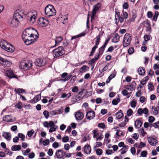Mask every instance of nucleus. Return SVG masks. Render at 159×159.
Returning <instances> with one entry per match:
<instances>
[{"instance_id":"nucleus-61","label":"nucleus","mask_w":159,"mask_h":159,"mask_svg":"<svg viewBox=\"0 0 159 159\" xmlns=\"http://www.w3.org/2000/svg\"><path fill=\"white\" fill-rule=\"evenodd\" d=\"M155 120V118L152 116H150L149 117L148 121L150 123L153 122Z\"/></svg>"},{"instance_id":"nucleus-4","label":"nucleus","mask_w":159,"mask_h":159,"mask_svg":"<svg viewBox=\"0 0 159 159\" xmlns=\"http://www.w3.org/2000/svg\"><path fill=\"white\" fill-rule=\"evenodd\" d=\"M45 15L49 17L55 15L56 11L54 7L51 5L46 6L44 10Z\"/></svg>"},{"instance_id":"nucleus-40","label":"nucleus","mask_w":159,"mask_h":159,"mask_svg":"<svg viewBox=\"0 0 159 159\" xmlns=\"http://www.w3.org/2000/svg\"><path fill=\"white\" fill-rule=\"evenodd\" d=\"M85 35V33H82L80 34H79L77 35L73 36L71 38V40H72L74 39H76L79 37L84 36Z\"/></svg>"},{"instance_id":"nucleus-64","label":"nucleus","mask_w":159,"mask_h":159,"mask_svg":"<svg viewBox=\"0 0 159 159\" xmlns=\"http://www.w3.org/2000/svg\"><path fill=\"white\" fill-rule=\"evenodd\" d=\"M152 126L154 127L157 128L159 127V121L157 122H156L153 123L152 125Z\"/></svg>"},{"instance_id":"nucleus-8","label":"nucleus","mask_w":159,"mask_h":159,"mask_svg":"<svg viewBox=\"0 0 159 159\" xmlns=\"http://www.w3.org/2000/svg\"><path fill=\"white\" fill-rule=\"evenodd\" d=\"M49 23L48 20L47 19L41 17L39 19L38 24L41 27H45L47 26Z\"/></svg>"},{"instance_id":"nucleus-19","label":"nucleus","mask_w":159,"mask_h":159,"mask_svg":"<svg viewBox=\"0 0 159 159\" xmlns=\"http://www.w3.org/2000/svg\"><path fill=\"white\" fill-rule=\"evenodd\" d=\"M141 24L147 28V30L150 31L151 29V24L150 21L148 20H146L145 21H143Z\"/></svg>"},{"instance_id":"nucleus-14","label":"nucleus","mask_w":159,"mask_h":159,"mask_svg":"<svg viewBox=\"0 0 159 159\" xmlns=\"http://www.w3.org/2000/svg\"><path fill=\"white\" fill-rule=\"evenodd\" d=\"M101 7V4L99 3H98L93 7V9L92 11V14L91 16V20L93 19H94L95 16L96 14L100 8Z\"/></svg>"},{"instance_id":"nucleus-34","label":"nucleus","mask_w":159,"mask_h":159,"mask_svg":"<svg viewBox=\"0 0 159 159\" xmlns=\"http://www.w3.org/2000/svg\"><path fill=\"white\" fill-rule=\"evenodd\" d=\"M3 120L6 122H11L12 119L10 115H7L3 118Z\"/></svg>"},{"instance_id":"nucleus-29","label":"nucleus","mask_w":159,"mask_h":159,"mask_svg":"<svg viewBox=\"0 0 159 159\" xmlns=\"http://www.w3.org/2000/svg\"><path fill=\"white\" fill-rule=\"evenodd\" d=\"M63 39V38L61 36H58L56 37L55 40V46L58 45L59 43L61 42Z\"/></svg>"},{"instance_id":"nucleus-17","label":"nucleus","mask_w":159,"mask_h":159,"mask_svg":"<svg viewBox=\"0 0 159 159\" xmlns=\"http://www.w3.org/2000/svg\"><path fill=\"white\" fill-rule=\"evenodd\" d=\"M148 140L149 143L152 146H156L158 143V141L154 138L152 137H149L148 138Z\"/></svg>"},{"instance_id":"nucleus-6","label":"nucleus","mask_w":159,"mask_h":159,"mask_svg":"<svg viewBox=\"0 0 159 159\" xmlns=\"http://www.w3.org/2000/svg\"><path fill=\"white\" fill-rule=\"evenodd\" d=\"M32 64L31 62L30 61L25 60L23 61L20 62L19 65V67L25 70H27L32 66Z\"/></svg>"},{"instance_id":"nucleus-47","label":"nucleus","mask_w":159,"mask_h":159,"mask_svg":"<svg viewBox=\"0 0 159 159\" xmlns=\"http://www.w3.org/2000/svg\"><path fill=\"white\" fill-rule=\"evenodd\" d=\"M97 48V46L95 45L92 48L91 53L89 55V56H92L93 55V53L95 52L96 48Z\"/></svg>"},{"instance_id":"nucleus-49","label":"nucleus","mask_w":159,"mask_h":159,"mask_svg":"<svg viewBox=\"0 0 159 159\" xmlns=\"http://www.w3.org/2000/svg\"><path fill=\"white\" fill-rule=\"evenodd\" d=\"M129 7L128 3L127 2H124L123 5V7L124 9H127Z\"/></svg>"},{"instance_id":"nucleus-42","label":"nucleus","mask_w":159,"mask_h":159,"mask_svg":"<svg viewBox=\"0 0 159 159\" xmlns=\"http://www.w3.org/2000/svg\"><path fill=\"white\" fill-rule=\"evenodd\" d=\"M139 132L141 134L142 136H144L145 134H146V133L144 131V129L143 128L140 129L138 130Z\"/></svg>"},{"instance_id":"nucleus-41","label":"nucleus","mask_w":159,"mask_h":159,"mask_svg":"<svg viewBox=\"0 0 159 159\" xmlns=\"http://www.w3.org/2000/svg\"><path fill=\"white\" fill-rule=\"evenodd\" d=\"M98 57L99 56H97V57L95 56L92 59L89 61V64H91L93 63H94L95 61L98 60Z\"/></svg>"},{"instance_id":"nucleus-51","label":"nucleus","mask_w":159,"mask_h":159,"mask_svg":"<svg viewBox=\"0 0 159 159\" xmlns=\"http://www.w3.org/2000/svg\"><path fill=\"white\" fill-rule=\"evenodd\" d=\"M128 53L129 54H132L134 52V49L133 47H130L128 50Z\"/></svg>"},{"instance_id":"nucleus-46","label":"nucleus","mask_w":159,"mask_h":159,"mask_svg":"<svg viewBox=\"0 0 159 159\" xmlns=\"http://www.w3.org/2000/svg\"><path fill=\"white\" fill-rule=\"evenodd\" d=\"M127 148L125 146H123V148H122L120 150L121 153L122 154H124L127 151Z\"/></svg>"},{"instance_id":"nucleus-18","label":"nucleus","mask_w":159,"mask_h":159,"mask_svg":"<svg viewBox=\"0 0 159 159\" xmlns=\"http://www.w3.org/2000/svg\"><path fill=\"white\" fill-rule=\"evenodd\" d=\"M66 154V152L61 150H58L56 153L57 157L58 158L61 159Z\"/></svg>"},{"instance_id":"nucleus-7","label":"nucleus","mask_w":159,"mask_h":159,"mask_svg":"<svg viewBox=\"0 0 159 159\" xmlns=\"http://www.w3.org/2000/svg\"><path fill=\"white\" fill-rule=\"evenodd\" d=\"M131 40V37L129 34L126 33L124 37L123 46L124 47H127L130 44Z\"/></svg>"},{"instance_id":"nucleus-56","label":"nucleus","mask_w":159,"mask_h":159,"mask_svg":"<svg viewBox=\"0 0 159 159\" xmlns=\"http://www.w3.org/2000/svg\"><path fill=\"white\" fill-rule=\"evenodd\" d=\"M97 130H93V138H95L98 136L99 135L97 133Z\"/></svg>"},{"instance_id":"nucleus-13","label":"nucleus","mask_w":159,"mask_h":159,"mask_svg":"<svg viewBox=\"0 0 159 159\" xmlns=\"http://www.w3.org/2000/svg\"><path fill=\"white\" fill-rule=\"evenodd\" d=\"M46 59H37L34 62L35 64L38 66H44L46 64Z\"/></svg>"},{"instance_id":"nucleus-58","label":"nucleus","mask_w":159,"mask_h":159,"mask_svg":"<svg viewBox=\"0 0 159 159\" xmlns=\"http://www.w3.org/2000/svg\"><path fill=\"white\" fill-rule=\"evenodd\" d=\"M76 75L73 76L71 78L70 81V82L71 83H73L76 80Z\"/></svg>"},{"instance_id":"nucleus-2","label":"nucleus","mask_w":159,"mask_h":159,"mask_svg":"<svg viewBox=\"0 0 159 159\" xmlns=\"http://www.w3.org/2000/svg\"><path fill=\"white\" fill-rule=\"evenodd\" d=\"M0 46L3 49L9 52H13L14 50V48L12 45L4 40L0 41Z\"/></svg>"},{"instance_id":"nucleus-36","label":"nucleus","mask_w":159,"mask_h":159,"mask_svg":"<svg viewBox=\"0 0 159 159\" xmlns=\"http://www.w3.org/2000/svg\"><path fill=\"white\" fill-rule=\"evenodd\" d=\"M120 99L119 98H117L116 99H113L112 102V103L113 105H116L118 104V103L120 102Z\"/></svg>"},{"instance_id":"nucleus-62","label":"nucleus","mask_w":159,"mask_h":159,"mask_svg":"<svg viewBox=\"0 0 159 159\" xmlns=\"http://www.w3.org/2000/svg\"><path fill=\"white\" fill-rule=\"evenodd\" d=\"M124 17L125 19H126L128 18V13L125 11H123L122 14H121Z\"/></svg>"},{"instance_id":"nucleus-1","label":"nucleus","mask_w":159,"mask_h":159,"mask_svg":"<svg viewBox=\"0 0 159 159\" xmlns=\"http://www.w3.org/2000/svg\"><path fill=\"white\" fill-rule=\"evenodd\" d=\"M22 38L25 44L28 45L35 42L39 38V35L34 29L28 28L23 31Z\"/></svg>"},{"instance_id":"nucleus-38","label":"nucleus","mask_w":159,"mask_h":159,"mask_svg":"<svg viewBox=\"0 0 159 159\" xmlns=\"http://www.w3.org/2000/svg\"><path fill=\"white\" fill-rule=\"evenodd\" d=\"M71 96L70 93H68L67 94L65 93H63L62 94L61 98H69Z\"/></svg>"},{"instance_id":"nucleus-57","label":"nucleus","mask_w":159,"mask_h":159,"mask_svg":"<svg viewBox=\"0 0 159 159\" xmlns=\"http://www.w3.org/2000/svg\"><path fill=\"white\" fill-rule=\"evenodd\" d=\"M98 126L101 128L104 129L105 128V125L104 123H99L98 125Z\"/></svg>"},{"instance_id":"nucleus-21","label":"nucleus","mask_w":159,"mask_h":159,"mask_svg":"<svg viewBox=\"0 0 159 159\" xmlns=\"http://www.w3.org/2000/svg\"><path fill=\"white\" fill-rule=\"evenodd\" d=\"M0 63H2L3 65H5L7 66H9L12 64V63L10 61H8L3 58L2 60H1Z\"/></svg>"},{"instance_id":"nucleus-32","label":"nucleus","mask_w":159,"mask_h":159,"mask_svg":"<svg viewBox=\"0 0 159 159\" xmlns=\"http://www.w3.org/2000/svg\"><path fill=\"white\" fill-rule=\"evenodd\" d=\"M119 38L120 37L118 34L116 33L115 36L112 39V42L115 43H117L119 41Z\"/></svg>"},{"instance_id":"nucleus-3","label":"nucleus","mask_w":159,"mask_h":159,"mask_svg":"<svg viewBox=\"0 0 159 159\" xmlns=\"http://www.w3.org/2000/svg\"><path fill=\"white\" fill-rule=\"evenodd\" d=\"M27 13L24 10H18L14 12L13 17L19 22H20L23 18L27 15Z\"/></svg>"},{"instance_id":"nucleus-10","label":"nucleus","mask_w":159,"mask_h":159,"mask_svg":"<svg viewBox=\"0 0 159 159\" xmlns=\"http://www.w3.org/2000/svg\"><path fill=\"white\" fill-rule=\"evenodd\" d=\"M36 15V13L34 14L30 12L28 14V16L27 17V19L28 20H29V22L31 24H33L35 21Z\"/></svg>"},{"instance_id":"nucleus-55","label":"nucleus","mask_w":159,"mask_h":159,"mask_svg":"<svg viewBox=\"0 0 159 159\" xmlns=\"http://www.w3.org/2000/svg\"><path fill=\"white\" fill-rule=\"evenodd\" d=\"M96 152L98 155H100L102 154V149L98 148L96 150Z\"/></svg>"},{"instance_id":"nucleus-37","label":"nucleus","mask_w":159,"mask_h":159,"mask_svg":"<svg viewBox=\"0 0 159 159\" xmlns=\"http://www.w3.org/2000/svg\"><path fill=\"white\" fill-rule=\"evenodd\" d=\"M100 36L101 34H99L98 35L96 36L95 41V45L97 46L99 44L101 39Z\"/></svg>"},{"instance_id":"nucleus-22","label":"nucleus","mask_w":159,"mask_h":159,"mask_svg":"<svg viewBox=\"0 0 159 159\" xmlns=\"http://www.w3.org/2000/svg\"><path fill=\"white\" fill-rule=\"evenodd\" d=\"M2 136L8 141H10L11 140V135L9 132H4Z\"/></svg>"},{"instance_id":"nucleus-15","label":"nucleus","mask_w":159,"mask_h":159,"mask_svg":"<svg viewBox=\"0 0 159 159\" xmlns=\"http://www.w3.org/2000/svg\"><path fill=\"white\" fill-rule=\"evenodd\" d=\"M95 116V112L93 111H88L86 114V117L88 119L92 120L93 119Z\"/></svg>"},{"instance_id":"nucleus-50","label":"nucleus","mask_w":159,"mask_h":159,"mask_svg":"<svg viewBox=\"0 0 159 159\" xmlns=\"http://www.w3.org/2000/svg\"><path fill=\"white\" fill-rule=\"evenodd\" d=\"M18 137L21 139L22 140V141H24L25 140V136L22 133H19L18 134Z\"/></svg>"},{"instance_id":"nucleus-30","label":"nucleus","mask_w":159,"mask_h":159,"mask_svg":"<svg viewBox=\"0 0 159 159\" xmlns=\"http://www.w3.org/2000/svg\"><path fill=\"white\" fill-rule=\"evenodd\" d=\"M145 69L143 67L139 68L138 69V72L139 74L141 75H144L145 74Z\"/></svg>"},{"instance_id":"nucleus-31","label":"nucleus","mask_w":159,"mask_h":159,"mask_svg":"<svg viewBox=\"0 0 159 159\" xmlns=\"http://www.w3.org/2000/svg\"><path fill=\"white\" fill-rule=\"evenodd\" d=\"M89 69L88 66L86 65H84L80 68V72L81 73H83L86 71L87 69Z\"/></svg>"},{"instance_id":"nucleus-43","label":"nucleus","mask_w":159,"mask_h":159,"mask_svg":"<svg viewBox=\"0 0 159 159\" xmlns=\"http://www.w3.org/2000/svg\"><path fill=\"white\" fill-rule=\"evenodd\" d=\"M31 150L30 149L28 148L26 149L25 151H22V153L25 156H27L28 154L30 152Z\"/></svg>"},{"instance_id":"nucleus-9","label":"nucleus","mask_w":159,"mask_h":159,"mask_svg":"<svg viewBox=\"0 0 159 159\" xmlns=\"http://www.w3.org/2000/svg\"><path fill=\"white\" fill-rule=\"evenodd\" d=\"M124 17L122 14L120 16L119 12H115V19L116 24H117L119 22L121 23H122L124 21Z\"/></svg>"},{"instance_id":"nucleus-24","label":"nucleus","mask_w":159,"mask_h":159,"mask_svg":"<svg viewBox=\"0 0 159 159\" xmlns=\"http://www.w3.org/2000/svg\"><path fill=\"white\" fill-rule=\"evenodd\" d=\"M142 125V123L140 120H137L135 122V127L137 128H140Z\"/></svg>"},{"instance_id":"nucleus-63","label":"nucleus","mask_w":159,"mask_h":159,"mask_svg":"<svg viewBox=\"0 0 159 159\" xmlns=\"http://www.w3.org/2000/svg\"><path fill=\"white\" fill-rule=\"evenodd\" d=\"M49 140L48 139H46L45 140L43 141V144L46 146L49 144Z\"/></svg>"},{"instance_id":"nucleus-60","label":"nucleus","mask_w":159,"mask_h":159,"mask_svg":"<svg viewBox=\"0 0 159 159\" xmlns=\"http://www.w3.org/2000/svg\"><path fill=\"white\" fill-rule=\"evenodd\" d=\"M43 114L46 118H47L49 117V112L48 111H44L43 112Z\"/></svg>"},{"instance_id":"nucleus-59","label":"nucleus","mask_w":159,"mask_h":159,"mask_svg":"<svg viewBox=\"0 0 159 159\" xmlns=\"http://www.w3.org/2000/svg\"><path fill=\"white\" fill-rule=\"evenodd\" d=\"M147 16L148 18H151L152 17L153 14L152 12L151 11H148L147 13Z\"/></svg>"},{"instance_id":"nucleus-52","label":"nucleus","mask_w":159,"mask_h":159,"mask_svg":"<svg viewBox=\"0 0 159 159\" xmlns=\"http://www.w3.org/2000/svg\"><path fill=\"white\" fill-rule=\"evenodd\" d=\"M133 113V111L132 109H128L127 111V115L129 116H131Z\"/></svg>"},{"instance_id":"nucleus-53","label":"nucleus","mask_w":159,"mask_h":159,"mask_svg":"<svg viewBox=\"0 0 159 159\" xmlns=\"http://www.w3.org/2000/svg\"><path fill=\"white\" fill-rule=\"evenodd\" d=\"M34 131L32 129L30 131H29L27 132V135L30 137H31L33 134L34 133Z\"/></svg>"},{"instance_id":"nucleus-33","label":"nucleus","mask_w":159,"mask_h":159,"mask_svg":"<svg viewBox=\"0 0 159 159\" xmlns=\"http://www.w3.org/2000/svg\"><path fill=\"white\" fill-rule=\"evenodd\" d=\"M14 91L18 94L20 93H25V90L20 88H16L14 90Z\"/></svg>"},{"instance_id":"nucleus-28","label":"nucleus","mask_w":159,"mask_h":159,"mask_svg":"<svg viewBox=\"0 0 159 159\" xmlns=\"http://www.w3.org/2000/svg\"><path fill=\"white\" fill-rule=\"evenodd\" d=\"M121 93L123 95L128 96H127L126 97V98H128L130 97V94L131 93V92L128 93L127 91V89H123L122 90Z\"/></svg>"},{"instance_id":"nucleus-16","label":"nucleus","mask_w":159,"mask_h":159,"mask_svg":"<svg viewBox=\"0 0 159 159\" xmlns=\"http://www.w3.org/2000/svg\"><path fill=\"white\" fill-rule=\"evenodd\" d=\"M136 84L135 81H133L132 82V84L129 85H125L124 88L128 90H129L130 91H133L134 90L135 88V86L134 85Z\"/></svg>"},{"instance_id":"nucleus-35","label":"nucleus","mask_w":159,"mask_h":159,"mask_svg":"<svg viewBox=\"0 0 159 159\" xmlns=\"http://www.w3.org/2000/svg\"><path fill=\"white\" fill-rule=\"evenodd\" d=\"M116 116L117 119H120L123 116V114L121 110L119 111L118 112L116 113Z\"/></svg>"},{"instance_id":"nucleus-11","label":"nucleus","mask_w":159,"mask_h":159,"mask_svg":"<svg viewBox=\"0 0 159 159\" xmlns=\"http://www.w3.org/2000/svg\"><path fill=\"white\" fill-rule=\"evenodd\" d=\"M8 23L11 26L16 27L18 26L19 22L12 17H11L9 19Z\"/></svg>"},{"instance_id":"nucleus-25","label":"nucleus","mask_w":159,"mask_h":159,"mask_svg":"<svg viewBox=\"0 0 159 159\" xmlns=\"http://www.w3.org/2000/svg\"><path fill=\"white\" fill-rule=\"evenodd\" d=\"M41 98L40 94L36 95L30 101L31 102L33 103H35L38 102Z\"/></svg>"},{"instance_id":"nucleus-20","label":"nucleus","mask_w":159,"mask_h":159,"mask_svg":"<svg viewBox=\"0 0 159 159\" xmlns=\"http://www.w3.org/2000/svg\"><path fill=\"white\" fill-rule=\"evenodd\" d=\"M75 116L76 120H81L83 118L84 115L82 112L78 111L76 112Z\"/></svg>"},{"instance_id":"nucleus-44","label":"nucleus","mask_w":159,"mask_h":159,"mask_svg":"<svg viewBox=\"0 0 159 159\" xmlns=\"http://www.w3.org/2000/svg\"><path fill=\"white\" fill-rule=\"evenodd\" d=\"M148 80V77L146 76L142 80L140 81V83L141 84L144 85L145 84H146V81Z\"/></svg>"},{"instance_id":"nucleus-48","label":"nucleus","mask_w":159,"mask_h":159,"mask_svg":"<svg viewBox=\"0 0 159 159\" xmlns=\"http://www.w3.org/2000/svg\"><path fill=\"white\" fill-rule=\"evenodd\" d=\"M148 89L150 91H152L153 90L154 86L152 84L149 83L148 85Z\"/></svg>"},{"instance_id":"nucleus-12","label":"nucleus","mask_w":159,"mask_h":159,"mask_svg":"<svg viewBox=\"0 0 159 159\" xmlns=\"http://www.w3.org/2000/svg\"><path fill=\"white\" fill-rule=\"evenodd\" d=\"M110 40V38H108V39H106V40L105 42L104 43V44L103 45H102L101 47H100L99 49V52L98 55L97 56H99L100 55H101L103 54V53L104 51V50L105 49V48L106 46H107V43Z\"/></svg>"},{"instance_id":"nucleus-39","label":"nucleus","mask_w":159,"mask_h":159,"mask_svg":"<svg viewBox=\"0 0 159 159\" xmlns=\"http://www.w3.org/2000/svg\"><path fill=\"white\" fill-rule=\"evenodd\" d=\"M136 17V15L134 13H133L131 15V17L129 20H128V21H129L130 22L134 21Z\"/></svg>"},{"instance_id":"nucleus-45","label":"nucleus","mask_w":159,"mask_h":159,"mask_svg":"<svg viewBox=\"0 0 159 159\" xmlns=\"http://www.w3.org/2000/svg\"><path fill=\"white\" fill-rule=\"evenodd\" d=\"M159 14V12L157 11L155 12V15H154L152 20L156 21L157 19V17Z\"/></svg>"},{"instance_id":"nucleus-27","label":"nucleus","mask_w":159,"mask_h":159,"mask_svg":"<svg viewBox=\"0 0 159 159\" xmlns=\"http://www.w3.org/2000/svg\"><path fill=\"white\" fill-rule=\"evenodd\" d=\"M21 148L20 145H15L12 146L11 150L13 151H19L21 149Z\"/></svg>"},{"instance_id":"nucleus-23","label":"nucleus","mask_w":159,"mask_h":159,"mask_svg":"<svg viewBox=\"0 0 159 159\" xmlns=\"http://www.w3.org/2000/svg\"><path fill=\"white\" fill-rule=\"evenodd\" d=\"M6 74L7 76L10 78L16 77L12 71L10 70L7 71L6 72Z\"/></svg>"},{"instance_id":"nucleus-5","label":"nucleus","mask_w":159,"mask_h":159,"mask_svg":"<svg viewBox=\"0 0 159 159\" xmlns=\"http://www.w3.org/2000/svg\"><path fill=\"white\" fill-rule=\"evenodd\" d=\"M54 57H57L65 54V50L62 47L60 46L52 51Z\"/></svg>"},{"instance_id":"nucleus-54","label":"nucleus","mask_w":159,"mask_h":159,"mask_svg":"<svg viewBox=\"0 0 159 159\" xmlns=\"http://www.w3.org/2000/svg\"><path fill=\"white\" fill-rule=\"evenodd\" d=\"M69 138L68 136H66L62 138V141L63 143L67 142L69 141Z\"/></svg>"},{"instance_id":"nucleus-26","label":"nucleus","mask_w":159,"mask_h":159,"mask_svg":"<svg viewBox=\"0 0 159 159\" xmlns=\"http://www.w3.org/2000/svg\"><path fill=\"white\" fill-rule=\"evenodd\" d=\"M84 151L86 154L90 153L91 152L90 146L89 145H86L84 147Z\"/></svg>"}]
</instances>
